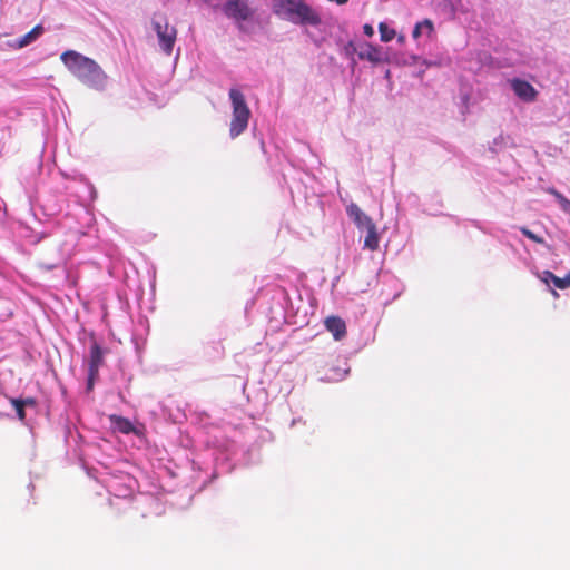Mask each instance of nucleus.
Wrapping results in <instances>:
<instances>
[{
  "mask_svg": "<svg viewBox=\"0 0 570 570\" xmlns=\"http://www.w3.org/2000/svg\"><path fill=\"white\" fill-rule=\"evenodd\" d=\"M60 58L81 82L95 89L104 88L107 77L96 61L73 50L65 51Z\"/></svg>",
  "mask_w": 570,
  "mask_h": 570,
  "instance_id": "obj_1",
  "label": "nucleus"
},
{
  "mask_svg": "<svg viewBox=\"0 0 570 570\" xmlns=\"http://www.w3.org/2000/svg\"><path fill=\"white\" fill-rule=\"evenodd\" d=\"M274 12L296 24L318 26L321 16L305 0H274Z\"/></svg>",
  "mask_w": 570,
  "mask_h": 570,
  "instance_id": "obj_2",
  "label": "nucleus"
},
{
  "mask_svg": "<svg viewBox=\"0 0 570 570\" xmlns=\"http://www.w3.org/2000/svg\"><path fill=\"white\" fill-rule=\"evenodd\" d=\"M229 99L233 108L229 135L234 139L246 130L250 118V110L245 100V96L237 88L229 90Z\"/></svg>",
  "mask_w": 570,
  "mask_h": 570,
  "instance_id": "obj_3",
  "label": "nucleus"
},
{
  "mask_svg": "<svg viewBox=\"0 0 570 570\" xmlns=\"http://www.w3.org/2000/svg\"><path fill=\"white\" fill-rule=\"evenodd\" d=\"M151 26L157 35L160 49L167 56L171 55L177 39L176 27L171 26L167 16L161 12L154 13L151 18Z\"/></svg>",
  "mask_w": 570,
  "mask_h": 570,
  "instance_id": "obj_4",
  "label": "nucleus"
},
{
  "mask_svg": "<svg viewBox=\"0 0 570 570\" xmlns=\"http://www.w3.org/2000/svg\"><path fill=\"white\" fill-rule=\"evenodd\" d=\"M224 14L234 20L239 27L242 22L254 18L256 10L249 4V0H227L223 8Z\"/></svg>",
  "mask_w": 570,
  "mask_h": 570,
  "instance_id": "obj_5",
  "label": "nucleus"
},
{
  "mask_svg": "<svg viewBox=\"0 0 570 570\" xmlns=\"http://www.w3.org/2000/svg\"><path fill=\"white\" fill-rule=\"evenodd\" d=\"M104 364V351L96 340H92L89 352L88 361V380L87 389L90 391L94 387L95 381L99 375V368Z\"/></svg>",
  "mask_w": 570,
  "mask_h": 570,
  "instance_id": "obj_6",
  "label": "nucleus"
},
{
  "mask_svg": "<svg viewBox=\"0 0 570 570\" xmlns=\"http://www.w3.org/2000/svg\"><path fill=\"white\" fill-rule=\"evenodd\" d=\"M511 88L514 94L523 101H534L538 95L535 88L528 81L514 78L510 81Z\"/></svg>",
  "mask_w": 570,
  "mask_h": 570,
  "instance_id": "obj_7",
  "label": "nucleus"
},
{
  "mask_svg": "<svg viewBox=\"0 0 570 570\" xmlns=\"http://www.w3.org/2000/svg\"><path fill=\"white\" fill-rule=\"evenodd\" d=\"M324 325L328 332L333 334L335 340H341L346 335V324L338 316H328L324 321Z\"/></svg>",
  "mask_w": 570,
  "mask_h": 570,
  "instance_id": "obj_8",
  "label": "nucleus"
},
{
  "mask_svg": "<svg viewBox=\"0 0 570 570\" xmlns=\"http://www.w3.org/2000/svg\"><path fill=\"white\" fill-rule=\"evenodd\" d=\"M347 214L358 228L365 229L366 227L374 224L372 218L363 213L356 204H351L347 207Z\"/></svg>",
  "mask_w": 570,
  "mask_h": 570,
  "instance_id": "obj_9",
  "label": "nucleus"
},
{
  "mask_svg": "<svg viewBox=\"0 0 570 570\" xmlns=\"http://www.w3.org/2000/svg\"><path fill=\"white\" fill-rule=\"evenodd\" d=\"M541 281L546 284L552 283L559 289H566L570 287V272L564 277H558L550 271H543Z\"/></svg>",
  "mask_w": 570,
  "mask_h": 570,
  "instance_id": "obj_10",
  "label": "nucleus"
},
{
  "mask_svg": "<svg viewBox=\"0 0 570 570\" xmlns=\"http://www.w3.org/2000/svg\"><path fill=\"white\" fill-rule=\"evenodd\" d=\"M110 423L114 429L124 434L136 433V429L130 420L112 414L109 416Z\"/></svg>",
  "mask_w": 570,
  "mask_h": 570,
  "instance_id": "obj_11",
  "label": "nucleus"
},
{
  "mask_svg": "<svg viewBox=\"0 0 570 570\" xmlns=\"http://www.w3.org/2000/svg\"><path fill=\"white\" fill-rule=\"evenodd\" d=\"M366 230V237L364 239V247L368 248L370 250H376L379 248V234L376 232L375 224L368 226L365 228Z\"/></svg>",
  "mask_w": 570,
  "mask_h": 570,
  "instance_id": "obj_12",
  "label": "nucleus"
},
{
  "mask_svg": "<svg viewBox=\"0 0 570 570\" xmlns=\"http://www.w3.org/2000/svg\"><path fill=\"white\" fill-rule=\"evenodd\" d=\"M343 365L344 366H332L326 373V380L328 382H337L343 380L350 373V367L346 366L345 362L343 363Z\"/></svg>",
  "mask_w": 570,
  "mask_h": 570,
  "instance_id": "obj_13",
  "label": "nucleus"
},
{
  "mask_svg": "<svg viewBox=\"0 0 570 570\" xmlns=\"http://www.w3.org/2000/svg\"><path fill=\"white\" fill-rule=\"evenodd\" d=\"M358 57L362 60H368L371 62H379L381 60L380 51L372 45H366L365 48L358 52Z\"/></svg>",
  "mask_w": 570,
  "mask_h": 570,
  "instance_id": "obj_14",
  "label": "nucleus"
},
{
  "mask_svg": "<svg viewBox=\"0 0 570 570\" xmlns=\"http://www.w3.org/2000/svg\"><path fill=\"white\" fill-rule=\"evenodd\" d=\"M43 28L41 24L35 26L28 33H26L20 40H19V47H26L33 42L40 35H42Z\"/></svg>",
  "mask_w": 570,
  "mask_h": 570,
  "instance_id": "obj_15",
  "label": "nucleus"
},
{
  "mask_svg": "<svg viewBox=\"0 0 570 570\" xmlns=\"http://www.w3.org/2000/svg\"><path fill=\"white\" fill-rule=\"evenodd\" d=\"M379 31H380L381 40H382L383 42H389V41H391L392 39H394V37H395V35H396V33H395V30H394V29L389 28V27H387V24H386V23H384V22H381V23L379 24Z\"/></svg>",
  "mask_w": 570,
  "mask_h": 570,
  "instance_id": "obj_16",
  "label": "nucleus"
},
{
  "mask_svg": "<svg viewBox=\"0 0 570 570\" xmlns=\"http://www.w3.org/2000/svg\"><path fill=\"white\" fill-rule=\"evenodd\" d=\"M9 402L14 407L18 419L20 421H24V419H26V410L24 409L26 407L23 406L21 399L10 397Z\"/></svg>",
  "mask_w": 570,
  "mask_h": 570,
  "instance_id": "obj_17",
  "label": "nucleus"
},
{
  "mask_svg": "<svg viewBox=\"0 0 570 570\" xmlns=\"http://www.w3.org/2000/svg\"><path fill=\"white\" fill-rule=\"evenodd\" d=\"M520 232L522 233V235H524L527 238L531 239L534 243L546 244V242L542 237L535 235L534 233H532L529 228H527L524 226L520 227Z\"/></svg>",
  "mask_w": 570,
  "mask_h": 570,
  "instance_id": "obj_18",
  "label": "nucleus"
},
{
  "mask_svg": "<svg viewBox=\"0 0 570 570\" xmlns=\"http://www.w3.org/2000/svg\"><path fill=\"white\" fill-rule=\"evenodd\" d=\"M556 198L557 200L560 203V205L562 206L563 209H569L570 207V200L568 198H566L561 193L554 190V189H551L550 191Z\"/></svg>",
  "mask_w": 570,
  "mask_h": 570,
  "instance_id": "obj_19",
  "label": "nucleus"
},
{
  "mask_svg": "<svg viewBox=\"0 0 570 570\" xmlns=\"http://www.w3.org/2000/svg\"><path fill=\"white\" fill-rule=\"evenodd\" d=\"M419 23L421 28L428 32L429 36H431L434 32V26L430 19H425Z\"/></svg>",
  "mask_w": 570,
  "mask_h": 570,
  "instance_id": "obj_20",
  "label": "nucleus"
},
{
  "mask_svg": "<svg viewBox=\"0 0 570 570\" xmlns=\"http://www.w3.org/2000/svg\"><path fill=\"white\" fill-rule=\"evenodd\" d=\"M24 407H36L37 401L33 397L21 399Z\"/></svg>",
  "mask_w": 570,
  "mask_h": 570,
  "instance_id": "obj_21",
  "label": "nucleus"
},
{
  "mask_svg": "<svg viewBox=\"0 0 570 570\" xmlns=\"http://www.w3.org/2000/svg\"><path fill=\"white\" fill-rule=\"evenodd\" d=\"M422 31H423V29L421 28L420 23L417 22L412 32L413 38L417 39L421 36Z\"/></svg>",
  "mask_w": 570,
  "mask_h": 570,
  "instance_id": "obj_22",
  "label": "nucleus"
},
{
  "mask_svg": "<svg viewBox=\"0 0 570 570\" xmlns=\"http://www.w3.org/2000/svg\"><path fill=\"white\" fill-rule=\"evenodd\" d=\"M364 33L368 37H372L374 35L373 27L371 24H365L363 27Z\"/></svg>",
  "mask_w": 570,
  "mask_h": 570,
  "instance_id": "obj_23",
  "label": "nucleus"
}]
</instances>
